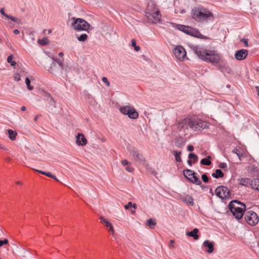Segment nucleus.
<instances>
[{
    "label": "nucleus",
    "mask_w": 259,
    "mask_h": 259,
    "mask_svg": "<svg viewBox=\"0 0 259 259\" xmlns=\"http://www.w3.org/2000/svg\"><path fill=\"white\" fill-rule=\"evenodd\" d=\"M191 49L197 57L205 62L216 64L220 62V55L214 50L207 49L203 46H192Z\"/></svg>",
    "instance_id": "f257e3e1"
},
{
    "label": "nucleus",
    "mask_w": 259,
    "mask_h": 259,
    "mask_svg": "<svg viewBox=\"0 0 259 259\" xmlns=\"http://www.w3.org/2000/svg\"><path fill=\"white\" fill-rule=\"evenodd\" d=\"M186 124H188L191 129L195 131L207 128L209 125L208 122L201 119L190 120L189 119H184L179 122V126L181 128H184Z\"/></svg>",
    "instance_id": "f03ea898"
},
{
    "label": "nucleus",
    "mask_w": 259,
    "mask_h": 259,
    "mask_svg": "<svg viewBox=\"0 0 259 259\" xmlns=\"http://www.w3.org/2000/svg\"><path fill=\"white\" fill-rule=\"evenodd\" d=\"M229 208L233 215L237 220L241 219L246 209L245 204L238 200L232 201L229 204Z\"/></svg>",
    "instance_id": "7ed1b4c3"
},
{
    "label": "nucleus",
    "mask_w": 259,
    "mask_h": 259,
    "mask_svg": "<svg viewBox=\"0 0 259 259\" xmlns=\"http://www.w3.org/2000/svg\"><path fill=\"white\" fill-rule=\"evenodd\" d=\"M176 27L178 30L191 36L198 38H202V34L199 31L193 29L192 27L180 24H176Z\"/></svg>",
    "instance_id": "20e7f679"
},
{
    "label": "nucleus",
    "mask_w": 259,
    "mask_h": 259,
    "mask_svg": "<svg viewBox=\"0 0 259 259\" xmlns=\"http://www.w3.org/2000/svg\"><path fill=\"white\" fill-rule=\"evenodd\" d=\"M119 109L122 114L127 115L131 119H136L138 118L139 113L132 106H122Z\"/></svg>",
    "instance_id": "39448f33"
},
{
    "label": "nucleus",
    "mask_w": 259,
    "mask_h": 259,
    "mask_svg": "<svg viewBox=\"0 0 259 259\" xmlns=\"http://www.w3.org/2000/svg\"><path fill=\"white\" fill-rule=\"evenodd\" d=\"M192 16H212L211 12L202 6H198L192 9Z\"/></svg>",
    "instance_id": "423d86ee"
},
{
    "label": "nucleus",
    "mask_w": 259,
    "mask_h": 259,
    "mask_svg": "<svg viewBox=\"0 0 259 259\" xmlns=\"http://www.w3.org/2000/svg\"><path fill=\"white\" fill-rule=\"evenodd\" d=\"M244 219L246 223L250 226H254L258 222V215L253 211H248L245 212Z\"/></svg>",
    "instance_id": "0eeeda50"
},
{
    "label": "nucleus",
    "mask_w": 259,
    "mask_h": 259,
    "mask_svg": "<svg viewBox=\"0 0 259 259\" xmlns=\"http://www.w3.org/2000/svg\"><path fill=\"white\" fill-rule=\"evenodd\" d=\"M73 28L78 31H86L89 27L90 24L81 18H77L72 24Z\"/></svg>",
    "instance_id": "6e6552de"
},
{
    "label": "nucleus",
    "mask_w": 259,
    "mask_h": 259,
    "mask_svg": "<svg viewBox=\"0 0 259 259\" xmlns=\"http://www.w3.org/2000/svg\"><path fill=\"white\" fill-rule=\"evenodd\" d=\"M216 195L222 199H227L230 197V192L227 187L221 186L215 190Z\"/></svg>",
    "instance_id": "1a4fd4ad"
},
{
    "label": "nucleus",
    "mask_w": 259,
    "mask_h": 259,
    "mask_svg": "<svg viewBox=\"0 0 259 259\" xmlns=\"http://www.w3.org/2000/svg\"><path fill=\"white\" fill-rule=\"evenodd\" d=\"M130 153L136 162L143 163L145 161V158L135 148H132L130 150Z\"/></svg>",
    "instance_id": "9d476101"
},
{
    "label": "nucleus",
    "mask_w": 259,
    "mask_h": 259,
    "mask_svg": "<svg viewBox=\"0 0 259 259\" xmlns=\"http://www.w3.org/2000/svg\"><path fill=\"white\" fill-rule=\"evenodd\" d=\"M176 57L179 60H183L186 56L185 49L181 46H178L174 50Z\"/></svg>",
    "instance_id": "9b49d317"
},
{
    "label": "nucleus",
    "mask_w": 259,
    "mask_h": 259,
    "mask_svg": "<svg viewBox=\"0 0 259 259\" xmlns=\"http://www.w3.org/2000/svg\"><path fill=\"white\" fill-rule=\"evenodd\" d=\"M146 13L151 16H158L160 15L158 8L153 3L148 4L146 10Z\"/></svg>",
    "instance_id": "f8f14e48"
},
{
    "label": "nucleus",
    "mask_w": 259,
    "mask_h": 259,
    "mask_svg": "<svg viewBox=\"0 0 259 259\" xmlns=\"http://www.w3.org/2000/svg\"><path fill=\"white\" fill-rule=\"evenodd\" d=\"M76 143L78 146H84L87 144V140L83 134L78 133L76 137Z\"/></svg>",
    "instance_id": "ddd939ff"
},
{
    "label": "nucleus",
    "mask_w": 259,
    "mask_h": 259,
    "mask_svg": "<svg viewBox=\"0 0 259 259\" xmlns=\"http://www.w3.org/2000/svg\"><path fill=\"white\" fill-rule=\"evenodd\" d=\"M247 54V50L242 49L236 52L235 57L237 60H243L246 57Z\"/></svg>",
    "instance_id": "4468645a"
},
{
    "label": "nucleus",
    "mask_w": 259,
    "mask_h": 259,
    "mask_svg": "<svg viewBox=\"0 0 259 259\" xmlns=\"http://www.w3.org/2000/svg\"><path fill=\"white\" fill-rule=\"evenodd\" d=\"M180 199L183 202L191 206H193L194 204L193 198L188 194H184L181 195L180 196Z\"/></svg>",
    "instance_id": "2eb2a0df"
},
{
    "label": "nucleus",
    "mask_w": 259,
    "mask_h": 259,
    "mask_svg": "<svg viewBox=\"0 0 259 259\" xmlns=\"http://www.w3.org/2000/svg\"><path fill=\"white\" fill-rule=\"evenodd\" d=\"M100 219L101 220L102 223L104 224L106 227L108 228V231L113 235L115 233V231L112 225L102 216L100 217Z\"/></svg>",
    "instance_id": "dca6fc26"
},
{
    "label": "nucleus",
    "mask_w": 259,
    "mask_h": 259,
    "mask_svg": "<svg viewBox=\"0 0 259 259\" xmlns=\"http://www.w3.org/2000/svg\"><path fill=\"white\" fill-rule=\"evenodd\" d=\"M145 22L148 24H157L160 23L161 18L159 17H145Z\"/></svg>",
    "instance_id": "f3484780"
},
{
    "label": "nucleus",
    "mask_w": 259,
    "mask_h": 259,
    "mask_svg": "<svg viewBox=\"0 0 259 259\" xmlns=\"http://www.w3.org/2000/svg\"><path fill=\"white\" fill-rule=\"evenodd\" d=\"M204 247L207 248L206 251L208 253H212L213 251V242H210L208 240H205L203 242Z\"/></svg>",
    "instance_id": "a211bd4d"
},
{
    "label": "nucleus",
    "mask_w": 259,
    "mask_h": 259,
    "mask_svg": "<svg viewBox=\"0 0 259 259\" xmlns=\"http://www.w3.org/2000/svg\"><path fill=\"white\" fill-rule=\"evenodd\" d=\"M32 169H33V170H35V171H37L39 174L44 175L49 178L54 179L55 180H56L57 182L59 181V180L56 178V177L55 175L52 174L50 172H45L44 171L40 170L38 169H34V168H32Z\"/></svg>",
    "instance_id": "6ab92c4d"
},
{
    "label": "nucleus",
    "mask_w": 259,
    "mask_h": 259,
    "mask_svg": "<svg viewBox=\"0 0 259 259\" xmlns=\"http://www.w3.org/2000/svg\"><path fill=\"white\" fill-rule=\"evenodd\" d=\"M198 229L197 228L194 229L191 232H188L186 233L187 236L192 237L195 240H197L199 238L198 235Z\"/></svg>",
    "instance_id": "aec40b11"
},
{
    "label": "nucleus",
    "mask_w": 259,
    "mask_h": 259,
    "mask_svg": "<svg viewBox=\"0 0 259 259\" xmlns=\"http://www.w3.org/2000/svg\"><path fill=\"white\" fill-rule=\"evenodd\" d=\"M121 164L123 166H125V169L128 172H132L134 168L131 166V163H130L127 160L124 159L121 161Z\"/></svg>",
    "instance_id": "412c9836"
},
{
    "label": "nucleus",
    "mask_w": 259,
    "mask_h": 259,
    "mask_svg": "<svg viewBox=\"0 0 259 259\" xmlns=\"http://www.w3.org/2000/svg\"><path fill=\"white\" fill-rule=\"evenodd\" d=\"M250 185L252 188L256 190H259V179H254L250 181Z\"/></svg>",
    "instance_id": "4be33fe9"
},
{
    "label": "nucleus",
    "mask_w": 259,
    "mask_h": 259,
    "mask_svg": "<svg viewBox=\"0 0 259 259\" xmlns=\"http://www.w3.org/2000/svg\"><path fill=\"white\" fill-rule=\"evenodd\" d=\"M175 144L178 147H183L185 145V142L182 137H177L175 140Z\"/></svg>",
    "instance_id": "5701e85b"
},
{
    "label": "nucleus",
    "mask_w": 259,
    "mask_h": 259,
    "mask_svg": "<svg viewBox=\"0 0 259 259\" xmlns=\"http://www.w3.org/2000/svg\"><path fill=\"white\" fill-rule=\"evenodd\" d=\"M189 180L192 183L199 185L201 184V181L196 176V174L194 172V175L189 178Z\"/></svg>",
    "instance_id": "b1692460"
},
{
    "label": "nucleus",
    "mask_w": 259,
    "mask_h": 259,
    "mask_svg": "<svg viewBox=\"0 0 259 259\" xmlns=\"http://www.w3.org/2000/svg\"><path fill=\"white\" fill-rule=\"evenodd\" d=\"M212 176L213 178H215L216 179H218L220 178H222L224 176V174L223 171L220 169H217L215 170V172L212 174Z\"/></svg>",
    "instance_id": "393cba45"
},
{
    "label": "nucleus",
    "mask_w": 259,
    "mask_h": 259,
    "mask_svg": "<svg viewBox=\"0 0 259 259\" xmlns=\"http://www.w3.org/2000/svg\"><path fill=\"white\" fill-rule=\"evenodd\" d=\"M250 180L247 178H241L239 180V184L247 186L248 185H250Z\"/></svg>",
    "instance_id": "a878e982"
},
{
    "label": "nucleus",
    "mask_w": 259,
    "mask_h": 259,
    "mask_svg": "<svg viewBox=\"0 0 259 259\" xmlns=\"http://www.w3.org/2000/svg\"><path fill=\"white\" fill-rule=\"evenodd\" d=\"M211 156H208L207 158H203L201 159L200 163L204 165H209L211 163V161L209 160Z\"/></svg>",
    "instance_id": "bb28decb"
},
{
    "label": "nucleus",
    "mask_w": 259,
    "mask_h": 259,
    "mask_svg": "<svg viewBox=\"0 0 259 259\" xmlns=\"http://www.w3.org/2000/svg\"><path fill=\"white\" fill-rule=\"evenodd\" d=\"M30 79L28 77L26 78L25 83L27 85V89L30 91H32L33 89V87L30 84V79L33 80V77L32 76H30Z\"/></svg>",
    "instance_id": "cd10ccee"
},
{
    "label": "nucleus",
    "mask_w": 259,
    "mask_h": 259,
    "mask_svg": "<svg viewBox=\"0 0 259 259\" xmlns=\"http://www.w3.org/2000/svg\"><path fill=\"white\" fill-rule=\"evenodd\" d=\"M8 132V134H9V138L11 140H15L16 137L17 135V133L16 132H15L12 130H9Z\"/></svg>",
    "instance_id": "c85d7f7f"
},
{
    "label": "nucleus",
    "mask_w": 259,
    "mask_h": 259,
    "mask_svg": "<svg viewBox=\"0 0 259 259\" xmlns=\"http://www.w3.org/2000/svg\"><path fill=\"white\" fill-rule=\"evenodd\" d=\"M183 175L188 180H189V178L191 177L194 175V172L187 169L184 170Z\"/></svg>",
    "instance_id": "c756f323"
},
{
    "label": "nucleus",
    "mask_w": 259,
    "mask_h": 259,
    "mask_svg": "<svg viewBox=\"0 0 259 259\" xmlns=\"http://www.w3.org/2000/svg\"><path fill=\"white\" fill-rule=\"evenodd\" d=\"M195 20L198 22L202 23H204L206 22H207L209 20V18L210 17H193Z\"/></svg>",
    "instance_id": "7c9ffc66"
},
{
    "label": "nucleus",
    "mask_w": 259,
    "mask_h": 259,
    "mask_svg": "<svg viewBox=\"0 0 259 259\" xmlns=\"http://www.w3.org/2000/svg\"><path fill=\"white\" fill-rule=\"evenodd\" d=\"M174 154L175 155V158H176V160L177 161L179 162L182 161L181 157V152H178L177 151H174Z\"/></svg>",
    "instance_id": "2f4dec72"
},
{
    "label": "nucleus",
    "mask_w": 259,
    "mask_h": 259,
    "mask_svg": "<svg viewBox=\"0 0 259 259\" xmlns=\"http://www.w3.org/2000/svg\"><path fill=\"white\" fill-rule=\"evenodd\" d=\"M156 223L155 220L153 219H150L147 221V225L151 228H152Z\"/></svg>",
    "instance_id": "473e14b6"
},
{
    "label": "nucleus",
    "mask_w": 259,
    "mask_h": 259,
    "mask_svg": "<svg viewBox=\"0 0 259 259\" xmlns=\"http://www.w3.org/2000/svg\"><path fill=\"white\" fill-rule=\"evenodd\" d=\"M52 59L54 61L56 62L59 64L61 69L63 68V59H60V58L58 59L54 57L52 58Z\"/></svg>",
    "instance_id": "72a5a7b5"
},
{
    "label": "nucleus",
    "mask_w": 259,
    "mask_h": 259,
    "mask_svg": "<svg viewBox=\"0 0 259 259\" xmlns=\"http://www.w3.org/2000/svg\"><path fill=\"white\" fill-rule=\"evenodd\" d=\"M37 42L39 44L44 46L48 43V39L47 37H44L42 39H38Z\"/></svg>",
    "instance_id": "f704fd0d"
},
{
    "label": "nucleus",
    "mask_w": 259,
    "mask_h": 259,
    "mask_svg": "<svg viewBox=\"0 0 259 259\" xmlns=\"http://www.w3.org/2000/svg\"><path fill=\"white\" fill-rule=\"evenodd\" d=\"M13 58H14V56L13 55H10L7 58L8 62L10 63L11 65L12 66H15L16 64L15 61H12V59Z\"/></svg>",
    "instance_id": "c9c22d12"
},
{
    "label": "nucleus",
    "mask_w": 259,
    "mask_h": 259,
    "mask_svg": "<svg viewBox=\"0 0 259 259\" xmlns=\"http://www.w3.org/2000/svg\"><path fill=\"white\" fill-rule=\"evenodd\" d=\"M131 46L134 48L136 51L138 52L140 50V47L136 45V40L132 39L131 40Z\"/></svg>",
    "instance_id": "e433bc0d"
},
{
    "label": "nucleus",
    "mask_w": 259,
    "mask_h": 259,
    "mask_svg": "<svg viewBox=\"0 0 259 259\" xmlns=\"http://www.w3.org/2000/svg\"><path fill=\"white\" fill-rule=\"evenodd\" d=\"M133 207L134 209L137 208V205L135 203H133L132 202H129L127 204L124 206V208L128 209L130 207Z\"/></svg>",
    "instance_id": "4c0bfd02"
},
{
    "label": "nucleus",
    "mask_w": 259,
    "mask_h": 259,
    "mask_svg": "<svg viewBox=\"0 0 259 259\" xmlns=\"http://www.w3.org/2000/svg\"><path fill=\"white\" fill-rule=\"evenodd\" d=\"M47 95L49 96V99H48V101L49 102L51 105L55 107V102L54 99L50 94H47Z\"/></svg>",
    "instance_id": "58836bf2"
},
{
    "label": "nucleus",
    "mask_w": 259,
    "mask_h": 259,
    "mask_svg": "<svg viewBox=\"0 0 259 259\" xmlns=\"http://www.w3.org/2000/svg\"><path fill=\"white\" fill-rule=\"evenodd\" d=\"M188 157L190 159H193L194 162H196L198 160V157L194 153H190L188 155Z\"/></svg>",
    "instance_id": "ea45409f"
},
{
    "label": "nucleus",
    "mask_w": 259,
    "mask_h": 259,
    "mask_svg": "<svg viewBox=\"0 0 259 259\" xmlns=\"http://www.w3.org/2000/svg\"><path fill=\"white\" fill-rule=\"evenodd\" d=\"M8 21H13L14 23L19 24L20 23V20L18 17H6Z\"/></svg>",
    "instance_id": "a19ab883"
},
{
    "label": "nucleus",
    "mask_w": 259,
    "mask_h": 259,
    "mask_svg": "<svg viewBox=\"0 0 259 259\" xmlns=\"http://www.w3.org/2000/svg\"><path fill=\"white\" fill-rule=\"evenodd\" d=\"M88 38V35L86 34H82L79 36L77 39L79 41H84Z\"/></svg>",
    "instance_id": "79ce46f5"
},
{
    "label": "nucleus",
    "mask_w": 259,
    "mask_h": 259,
    "mask_svg": "<svg viewBox=\"0 0 259 259\" xmlns=\"http://www.w3.org/2000/svg\"><path fill=\"white\" fill-rule=\"evenodd\" d=\"M232 153L235 154L240 159V150L238 149H235L232 151Z\"/></svg>",
    "instance_id": "37998d69"
},
{
    "label": "nucleus",
    "mask_w": 259,
    "mask_h": 259,
    "mask_svg": "<svg viewBox=\"0 0 259 259\" xmlns=\"http://www.w3.org/2000/svg\"><path fill=\"white\" fill-rule=\"evenodd\" d=\"M102 81L105 83V84H106V85L108 86V87H109L110 85V82H109L108 79L107 77H102Z\"/></svg>",
    "instance_id": "c03bdc74"
},
{
    "label": "nucleus",
    "mask_w": 259,
    "mask_h": 259,
    "mask_svg": "<svg viewBox=\"0 0 259 259\" xmlns=\"http://www.w3.org/2000/svg\"><path fill=\"white\" fill-rule=\"evenodd\" d=\"M219 167L222 169H226L227 167V164L225 162H221L219 165Z\"/></svg>",
    "instance_id": "a18cd8bd"
},
{
    "label": "nucleus",
    "mask_w": 259,
    "mask_h": 259,
    "mask_svg": "<svg viewBox=\"0 0 259 259\" xmlns=\"http://www.w3.org/2000/svg\"><path fill=\"white\" fill-rule=\"evenodd\" d=\"M15 80L19 81L21 80V76L19 73H15L14 76Z\"/></svg>",
    "instance_id": "49530a36"
},
{
    "label": "nucleus",
    "mask_w": 259,
    "mask_h": 259,
    "mask_svg": "<svg viewBox=\"0 0 259 259\" xmlns=\"http://www.w3.org/2000/svg\"><path fill=\"white\" fill-rule=\"evenodd\" d=\"M201 178L204 182L207 183L208 182V178L205 174L202 175Z\"/></svg>",
    "instance_id": "de8ad7c7"
},
{
    "label": "nucleus",
    "mask_w": 259,
    "mask_h": 259,
    "mask_svg": "<svg viewBox=\"0 0 259 259\" xmlns=\"http://www.w3.org/2000/svg\"><path fill=\"white\" fill-rule=\"evenodd\" d=\"M8 243V240L7 239H5L4 240H0V247L4 244H7Z\"/></svg>",
    "instance_id": "09e8293b"
},
{
    "label": "nucleus",
    "mask_w": 259,
    "mask_h": 259,
    "mask_svg": "<svg viewBox=\"0 0 259 259\" xmlns=\"http://www.w3.org/2000/svg\"><path fill=\"white\" fill-rule=\"evenodd\" d=\"M241 41L244 44L245 47H248V41L247 39L242 38L241 39Z\"/></svg>",
    "instance_id": "8fccbe9b"
},
{
    "label": "nucleus",
    "mask_w": 259,
    "mask_h": 259,
    "mask_svg": "<svg viewBox=\"0 0 259 259\" xmlns=\"http://www.w3.org/2000/svg\"><path fill=\"white\" fill-rule=\"evenodd\" d=\"M187 150L189 151H192L194 150V147L192 145H188L187 147Z\"/></svg>",
    "instance_id": "3c124183"
},
{
    "label": "nucleus",
    "mask_w": 259,
    "mask_h": 259,
    "mask_svg": "<svg viewBox=\"0 0 259 259\" xmlns=\"http://www.w3.org/2000/svg\"><path fill=\"white\" fill-rule=\"evenodd\" d=\"M1 13L3 16H9L5 13L4 9H1Z\"/></svg>",
    "instance_id": "603ef678"
},
{
    "label": "nucleus",
    "mask_w": 259,
    "mask_h": 259,
    "mask_svg": "<svg viewBox=\"0 0 259 259\" xmlns=\"http://www.w3.org/2000/svg\"><path fill=\"white\" fill-rule=\"evenodd\" d=\"M174 242H175L174 240H171L170 241V245H169L170 247H174L173 244L174 243Z\"/></svg>",
    "instance_id": "864d4df0"
},
{
    "label": "nucleus",
    "mask_w": 259,
    "mask_h": 259,
    "mask_svg": "<svg viewBox=\"0 0 259 259\" xmlns=\"http://www.w3.org/2000/svg\"><path fill=\"white\" fill-rule=\"evenodd\" d=\"M13 32L15 34H18L20 33V31L18 29H15Z\"/></svg>",
    "instance_id": "5fc2aeb1"
},
{
    "label": "nucleus",
    "mask_w": 259,
    "mask_h": 259,
    "mask_svg": "<svg viewBox=\"0 0 259 259\" xmlns=\"http://www.w3.org/2000/svg\"><path fill=\"white\" fill-rule=\"evenodd\" d=\"M63 53L62 52H60V53H59V57L61 58V59H63Z\"/></svg>",
    "instance_id": "6e6d98bb"
},
{
    "label": "nucleus",
    "mask_w": 259,
    "mask_h": 259,
    "mask_svg": "<svg viewBox=\"0 0 259 259\" xmlns=\"http://www.w3.org/2000/svg\"><path fill=\"white\" fill-rule=\"evenodd\" d=\"M188 163L189 165L191 166L192 164V162L191 159L188 160Z\"/></svg>",
    "instance_id": "4d7b16f0"
},
{
    "label": "nucleus",
    "mask_w": 259,
    "mask_h": 259,
    "mask_svg": "<svg viewBox=\"0 0 259 259\" xmlns=\"http://www.w3.org/2000/svg\"><path fill=\"white\" fill-rule=\"evenodd\" d=\"M21 110L22 111H24L26 110V107L25 106H22L21 108Z\"/></svg>",
    "instance_id": "13d9d810"
},
{
    "label": "nucleus",
    "mask_w": 259,
    "mask_h": 259,
    "mask_svg": "<svg viewBox=\"0 0 259 259\" xmlns=\"http://www.w3.org/2000/svg\"><path fill=\"white\" fill-rule=\"evenodd\" d=\"M38 116H39V115H38L35 116V117H34V121H36L37 120Z\"/></svg>",
    "instance_id": "bf43d9fd"
},
{
    "label": "nucleus",
    "mask_w": 259,
    "mask_h": 259,
    "mask_svg": "<svg viewBox=\"0 0 259 259\" xmlns=\"http://www.w3.org/2000/svg\"><path fill=\"white\" fill-rule=\"evenodd\" d=\"M16 184H17V185H22V183H21V182H20V181H17V182H16Z\"/></svg>",
    "instance_id": "052dcab7"
},
{
    "label": "nucleus",
    "mask_w": 259,
    "mask_h": 259,
    "mask_svg": "<svg viewBox=\"0 0 259 259\" xmlns=\"http://www.w3.org/2000/svg\"><path fill=\"white\" fill-rule=\"evenodd\" d=\"M9 25L10 27H13L14 26V24H12V23H10V24Z\"/></svg>",
    "instance_id": "680f3d73"
},
{
    "label": "nucleus",
    "mask_w": 259,
    "mask_h": 259,
    "mask_svg": "<svg viewBox=\"0 0 259 259\" xmlns=\"http://www.w3.org/2000/svg\"><path fill=\"white\" fill-rule=\"evenodd\" d=\"M47 94L48 93H46V97L47 98V99H49V96L47 95Z\"/></svg>",
    "instance_id": "e2e57ef3"
},
{
    "label": "nucleus",
    "mask_w": 259,
    "mask_h": 259,
    "mask_svg": "<svg viewBox=\"0 0 259 259\" xmlns=\"http://www.w3.org/2000/svg\"><path fill=\"white\" fill-rule=\"evenodd\" d=\"M7 160L9 161L11 160V158H8L7 159Z\"/></svg>",
    "instance_id": "0e129e2a"
},
{
    "label": "nucleus",
    "mask_w": 259,
    "mask_h": 259,
    "mask_svg": "<svg viewBox=\"0 0 259 259\" xmlns=\"http://www.w3.org/2000/svg\"><path fill=\"white\" fill-rule=\"evenodd\" d=\"M0 148H2L3 149H5V148L1 146V145H0Z\"/></svg>",
    "instance_id": "69168bd1"
},
{
    "label": "nucleus",
    "mask_w": 259,
    "mask_h": 259,
    "mask_svg": "<svg viewBox=\"0 0 259 259\" xmlns=\"http://www.w3.org/2000/svg\"><path fill=\"white\" fill-rule=\"evenodd\" d=\"M51 32V30H49V33H50Z\"/></svg>",
    "instance_id": "338daca9"
},
{
    "label": "nucleus",
    "mask_w": 259,
    "mask_h": 259,
    "mask_svg": "<svg viewBox=\"0 0 259 259\" xmlns=\"http://www.w3.org/2000/svg\"><path fill=\"white\" fill-rule=\"evenodd\" d=\"M184 13V10H182V13Z\"/></svg>",
    "instance_id": "774afa93"
}]
</instances>
